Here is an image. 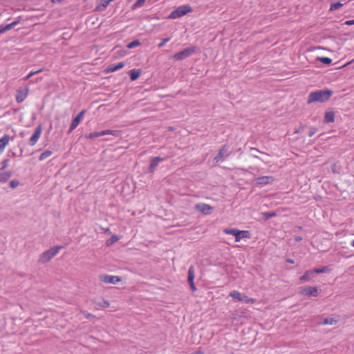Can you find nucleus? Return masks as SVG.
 Listing matches in <instances>:
<instances>
[{
    "instance_id": "nucleus-8",
    "label": "nucleus",
    "mask_w": 354,
    "mask_h": 354,
    "mask_svg": "<svg viewBox=\"0 0 354 354\" xmlns=\"http://www.w3.org/2000/svg\"><path fill=\"white\" fill-rule=\"evenodd\" d=\"M299 293L304 296L317 297L319 294V290L315 286H304L300 288Z\"/></svg>"
},
{
    "instance_id": "nucleus-44",
    "label": "nucleus",
    "mask_w": 354,
    "mask_h": 354,
    "mask_svg": "<svg viewBox=\"0 0 354 354\" xmlns=\"http://www.w3.org/2000/svg\"><path fill=\"white\" fill-rule=\"evenodd\" d=\"M28 88L24 89V99L25 98L26 95L28 94Z\"/></svg>"
},
{
    "instance_id": "nucleus-17",
    "label": "nucleus",
    "mask_w": 354,
    "mask_h": 354,
    "mask_svg": "<svg viewBox=\"0 0 354 354\" xmlns=\"http://www.w3.org/2000/svg\"><path fill=\"white\" fill-rule=\"evenodd\" d=\"M314 274H315V272H314V270H307L304 275H302L299 279L300 281H309L310 279H311L312 278L314 277Z\"/></svg>"
},
{
    "instance_id": "nucleus-27",
    "label": "nucleus",
    "mask_w": 354,
    "mask_h": 354,
    "mask_svg": "<svg viewBox=\"0 0 354 354\" xmlns=\"http://www.w3.org/2000/svg\"><path fill=\"white\" fill-rule=\"evenodd\" d=\"M52 155V151L50 150H46L43 153H41L39 160H44L50 156Z\"/></svg>"
},
{
    "instance_id": "nucleus-26",
    "label": "nucleus",
    "mask_w": 354,
    "mask_h": 354,
    "mask_svg": "<svg viewBox=\"0 0 354 354\" xmlns=\"http://www.w3.org/2000/svg\"><path fill=\"white\" fill-rule=\"evenodd\" d=\"M337 323V320L332 317L326 318L322 322V324L324 325H333L336 324Z\"/></svg>"
},
{
    "instance_id": "nucleus-10",
    "label": "nucleus",
    "mask_w": 354,
    "mask_h": 354,
    "mask_svg": "<svg viewBox=\"0 0 354 354\" xmlns=\"http://www.w3.org/2000/svg\"><path fill=\"white\" fill-rule=\"evenodd\" d=\"M100 281L106 283L116 284L121 281V278L118 276H112L109 274H103L99 276Z\"/></svg>"
},
{
    "instance_id": "nucleus-25",
    "label": "nucleus",
    "mask_w": 354,
    "mask_h": 354,
    "mask_svg": "<svg viewBox=\"0 0 354 354\" xmlns=\"http://www.w3.org/2000/svg\"><path fill=\"white\" fill-rule=\"evenodd\" d=\"M317 59L325 65H329L332 62V59L326 57H319Z\"/></svg>"
},
{
    "instance_id": "nucleus-41",
    "label": "nucleus",
    "mask_w": 354,
    "mask_h": 354,
    "mask_svg": "<svg viewBox=\"0 0 354 354\" xmlns=\"http://www.w3.org/2000/svg\"><path fill=\"white\" fill-rule=\"evenodd\" d=\"M344 24L347 25V26L354 25V19H353V20H347V21H346L344 22Z\"/></svg>"
},
{
    "instance_id": "nucleus-48",
    "label": "nucleus",
    "mask_w": 354,
    "mask_h": 354,
    "mask_svg": "<svg viewBox=\"0 0 354 354\" xmlns=\"http://www.w3.org/2000/svg\"><path fill=\"white\" fill-rule=\"evenodd\" d=\"M295 240L298 241L301 240V237L297 236V237H296Z\"/></svg>"
},
{
    "instance_id": "nucleus-4",
    "label": "nucleus",
    "mask_w": 354,
    "mask_h": 354,
    "mask_svg": "<svg viewBox=\"0 0 354 354\" xmlns=\"http://www.w3.org/2000/svg\"><path fill=\"white\" fill-rule=\"evenodd\" d=\"M192 8L189 5L180 6L171 12L169 17L171 19H177L187 15L192 12Z\"/></svg>"
},
{
    "instance_id": "nucleus-7",
    "label": "nucleus",
    "mask_w": 354,
    "mask_h": 354,
    "mask_svg": "<svg viewBox=\"0 0 354 354\" xmlns=\"http://www.w3.org/2000/svg\"><path fill=\"white\" fill-rule=\"evenodd\" d=\"M230 154H231V151H230V147L227 145H225L219 150L216 156L214 157V160L216 162H219L220 161L224 160Z\"/></svg>"
},
{
    "instance_id": "nucleus-2",
    "label": "nucleus",
    "mask_w": 354,
    "mask_h": 354,
    "mask_svg": "<svg viewBox=\"0 0 354 354\" xmlns=\"http://www.w3.org/2000/svg\"><path fill=\"white\" fill-rule=\"evenodd\" d=\"M62 248V246H55L44 252L40 256L39 261L43 263L50 261Z\"/></svg>"
},
{
    "instance_id": "nucleus-14",
    "label": "nucleus",
    "mask_w": 354,
    "mask_h": 354,
    "mask_svg": "<svg viewBox=\"0 0 354 354\" xmlns=\"http://www.w3.org/2000/svg\"><path fill=\"white\" fill-rule=\"evenodd\" d=\"M274 178L272 176H261L256 179V183L259 185H266L272 183L274 181Z\"/></svg>"
},
{
    "instance_id": "nucleus-36",
    "label": "nucleus",
    "mask_w": 354,
    "mask_h": 354,
    "mask_svg": "<svg viewBox=\"0 0 354 354\" xmlns=\"http://www.w3.org/2000/svg\"><path fill=\"white\" fill-rule=\"evenodd\" d=\"M19 185V182L18 180H12V181H10V187H11L12 188H13V189H14V188H15V187H17Z\"/></svg>"
},
{
    "instance_id": "nucleus-49",
    "label": "nucleus",
    "mask_w": 354,
    "mask_h": 354,
    "mask_svg": "<svg viewBox=\"0 0 354 354\" xmlns=\"http://www.w3.org/2000/svg\"><path fill=\"white\" fill-rule=\"evenodd\" d=\"M351 245L353 247H354V240H353V241H352V242H351Z\"/></svg>"
},
{
    "instance_id": "nucleus-13",
    "label": "nucleus",
    "mask_w": 354,
    "mask_h": 354,
    "mask_svg": "<svg viewBox=\"0 0 354 354\" xmlns=\"http://www.w3.org/2000/svg\"><path fill=\"white\" fill-rule=\"evenodd\" d=\"M195 209L204 214H209L213 207L205 203H198L195 205Z\"/></svg>"
},
{
    "instance_id": "nucleus-42",
    "label": "nucleus",
    "mask_w": 354,
    "mask_h": 354,
    "mask_svg": "<svg viewBox=\"0 0 354 354\" xmlns=\"http://www.w3.org/2000/svg\"><path fill=\"white\" fill-rule=\"evenodd\" d=\"M8 165V160H5L2 162V167L1 169H5Z\"/></svg>"
},
{
    "instance_id": "nucleus-35",
    "label": "nucleus",
    "mask_w": 354,
    "mask_h": 354,
    "mask_svg": "<svg viewBox=\"0 0 354 354\" xmlns=\"http://www.w3.org/2000/svg\"><path fill=\"white\" fill-rule=\"evenodd\" d=\"M169 40H170V37H167V38L163 39L162 40V41L160 44H158V48H162L165 46V44L167 42H168Z\"/></svg>"
},
{
    "instance_id": "nucleus-37",
    "label": "nucleus",
    "mask_w": 354,
    "mask_h": 354,
    "mask_svg": "<svg viewBox=\"0 0 354 354\" xmlns=\"http://www.w3.org/2000/svg\"><path fill=\"white\" fill-rule=\"evenodd\" d=\"M317 130V128H315V127L311 128L308 132V136L309 137L313 136L315 135V133H316Z\"/></svg>"
},
{
    "instance_id": "nucleus-50",
    "label": "nucleus",
    "mask_w": 354,
    "mask_h": 354,
    "mask_svg": "<svg viewBox=\"0 0 354 354\" xmlns=\"http://www.w3.org/2000/svg\"><path fill=\"white\" fill-rule=\"evenodd\" d=\"M253 156H254V158H259V156H258L257 155H254V154H253Z\"/></svg>"
},
{
    "instance_id": "nucleus-40",
    "label": "nucleus",
    "mask_w": 354,
    "mask_h": 354,
    "mask_svg": "<svg viewBox=\"0 0 354 354\" xmlns=\"http://www.w3.org/2000/svg\"><path fill=\"white\" fill-rule=\"evenodd\" d=\"M17 100L18 102H22V93L20 91H18V94L17 95Z\"/></svg>"
},
{
    "instance_id": "nucleus-32",
    "label": "nucleus",
    "mask_w": 354,
    "mask_h": 354,
    "mask_svg": "<svg viewBox=\"0 0 354 354\" xmlns=\"http://www.w3.org/2000/svg\"><path fill=\"white\" fill-rule=\"evenodd\" d=\"M140 44V42L139 40H134L127 44V48L129 49L133 48L136 46H138Z\"/></svg>"
},
{
    "instance_id": "nucleus-19",
    "label": "nucleus",
    "mask_w": 354,
    "mask_h": 354,
    "mask_svg": "<svg viewBox=\"0 0 354 354\" xmlns=\"http://www.w3.org/2000/svg\"><path fill=\"white\" fill-rule=\"evenodd\" d=\"M129 74L131 80V81H135L140 75L141 71L140 70H137V69H132V70L129 71Z\"/></svg>"
},
{
    "instance_id": "nucleus-6",
    "label": "nucleus",
    "mask_w": 354,
    "mask_h": 354,
    "mask_svg": "<svg viewBox=\"0 0 354 354\" xmlns=\"http://www.w3.org/2000/svg\"><path fill=\"white\" fill-rule=\"evenodd\" d=\"M196 51L195 47H189L183 49L180 52L176 53L173 57L176 60H183L191 56Z\"/></svg>"
},
{
    "instance_id": "nucleus-22",
    "label": "nucleus",
    "mask_w": 354,
    "mask_h": 354,
    "mask_svg": "<svg viewBox=\"0 0 354 354\" xmlns=\"http://www.w3.org/2000/svg\"><path fill=\"white\" fill-rule=\"evenodd\" d=\"M194 277H195L194 268V266H192L189 267V270H188L187 281H188L189 283H194Z\"/></svg>"
},
{
    "instance_id": "nucleus-16",
    "label": "nucleus",
    "mask_w": 354,
    "mask_h": 354,
    "mask_svg": "<svg viewBox=\"0 0 354 354\" xmlns=\"http://www.w3.org/2000/svg\"><path fill=\"white\" fill-rule=\"evenodd\" d=\"M124 66L125 64L124 62H119L117 64H111L106 68V71L107 73H113L122 68Z\"/></svg>"
},
{
    "instance_id": "nucleus-24",
    "label": "nucleus",
    "mask_w": 354,
    "mask_h": 354,
    "mask_svg": "<svg viewBox=\"0 0 354 354\" xmlns=\"http://www.w3.org/2000/svg\"><path fill=\"white\" fill-rule=\"evenodd\" d=\"M119 239V236H118L117 235H113L106 241V245L110 246L113 245L114 243L117 242Z\"/></svg>"
},
{
    "instance_id": "nucleus-34",
    "label": "nucleus",
    "mask_w": 354,
    "mask_h": 354,
    "mask_svg": "<svg viewBox=\"0 0 354 354\" xmlns=\"http://www.w3.org/2000/svg\"><path fill=\"white\" fill-rule=\"evenodd\" d=\"M41 70H37L36 71H30L28 75L24 77V80H28L29 79L30 77H32L33 75L36 74V73H38L41 71Z\"/></svg>"
},
{
    "instance_id": "nucleus-15",
    "label": "nucleus",
    "mask_w": 354,
    "mask_h": 354,
    "mask_svg": "<svg viewBox=\"0 0 354 354\" xmlns=\"http://www.w3.org/2000/svg\"><path fill=\"white\" fill-rule=\"evenodd\" d=\"M249 239L250 238V232L248 230H238L236 234V238H235V241L236 242H239L241 241V239Z\"/></svg>"
},
{
    "instance_id": "nucleus-12",
    "label": "nucleus",
    "mask_w": 354,
    "mask_h": 354,
    "mask_svg": "<svg viewBox=\"0 0 354 354\" xmlns=\"http://www.w3.org/2000/svg\"><path fill=\"white\" fill-rule=\"evenodd\" d=\"M41 131H42L41 125H39L38 127H37L33 134L32 135V136L30 137V138L29 140V144L31 146H33L36 144V142H37V140H39V138L41 136Z\"/></svg>"
},
{
    "instance_id": "nucleus-11",
    "label": "nucleus",
    "mask_w": 354,
    "mask_h": 354,
    "mask_svg": "<svg viewBox=\"0 0 354 354\" xmlns=\"http://www.w3.org/2000/svg\"><path fill=\"white\" fill-rule=\"evenodd\" d=\"M165 160V158H161L159 156L151 158V162L148 168V172L151 174L153 173L156 168L158 166L159 163L160 162H163Z\"/></svg>"
},
{
    "instance_id": "nucleus-5",
    "label": "nucleus",
    "mask_w": 354,
    "mask_h": 354,
    "mask_svg": "<svg viewBox=\"0 0 354 354\" xmlns=\"http://www.w3.org/2000/svg\"><path fill=\"white\" fill-rule=\"evenodd\" d=\"M120 131H118V130H103V131H94V132H91L88 134H86L85 135V138H89V139H94V138H97L100 136H106V135H112L115 137H118L120 136Z\"/></svg>"
},
{
    "instance_id": "nucleus-1",
    "label": "nucleus",
    "mask_w": 354,
    "mask_h": 354,
    "mask_svg": "<svg viewBox=\"0 0 354 354\" xmlns=\"http://www.w3.org/2000/svg\"><path fill=\"white\" fill-rule=\"evenodd\" d=\"M333 92L329 89L317 90L310 93L308 98V104L313 102H325L332 96Z\"/></svg>"
},
{
    "instance_id": "nucleus-33",
    "label": "nucleus",
    "mask_w": 354,
    "mask_h": 354,
    "mask_svg": "<svg viewBox=\"0 0 354 354\" xmlns=\"http://www.w3.org/2000/svg\"><path fill=\"white\" fill-rule=\"evenodd\" d=\"M146 0H137L135 3L133 5V8H140L141 6H142L145 3Z\"/></svg>"
},
{
    "instance_id": "nucleus-20",
    "label": "nucleus",
    "mask_w": 354,
    "mask_h": 354,
    "mask_svg": "<svg viewBox=\"0 0 354 354\" xmlns=\"http://www.w3.org/2000/svg\"><path fill=\"white\" fill-rule=\"evenodd\" d=\"M113 0H101L100 3L96 7L99 11L104 10Z\"/></svg>"
},
{
    "instance_id": "nucleus-28",
    "label": "nucleus",
    "mask_w": 354,
    "mask_h": 354,
    "mask_svg": "<svg viewBox=\"0 0 354 354\" xmlns=\"http://www.w3.org/2000/svg\"><path fill=\"white\" fill-rule=\"evenodd\" d=\"M16 24L15 22L14 23H11L10 24H7L6 26H1L0 27V34L1 33H3L4 32H6V30H10L11 29L12 27H14V26Z\"/></svg>"
},
{
    "instance_id": "nucleus-3",
    "label": "nucleus",
    "mask_w": 354,
    "mask_h": 354,
    "mask_svg": "<svg viewBox=\"0 0 354 354\" xmlns=\"http://www.w3.org/2000/svg\"><path fill=\"white\" fill-rule=\"evenodd\" d=\"M229 296L231 297L235 302L243 301L245 304H254L255 302L254 299L249 298L244 293H241L237 290L232 291Z\"/></svg>"
},
{
    "instance_id": "nucleus-30",
    "label": "nucleus",
    "mask_w": 354,
    "mask_h": 354,
    "mask_svg": "<svg viewBox=\"0 0 354 354\" xmlns=\"http://www.w3.org/2000/svg\"><path fill=\"white\" fill-rule=\"evenodd\" d=\"M315 274H321L325 273L329 271V268L327 266H324L322 268H315L313 269Z\"/></svg>"
},
{
    "instance_id": "nucleus-31",
    "label": "nucleus",
    "mask_w": 354,
    "mask_h": 354,
    "mask_svg": "<svg viewBox=\"0 0 354 354\" xmlns=\"http://www.w3.org/2000/svg\"><path fill=\"white\" fill-rule=\"evenodd\" d=\"M342 6H343V4L341 3L340 2L333 3H331L330 7V11L337 10L339 8H340Z\"/></svg>"
},
{
    "instance_id": "nucleus-18",
    "label": "nucleus",
    "mask_w": 354,
    "mask_h": 354,
    "mask_svg": "<svg viewBox=\"0 0 354 354\" xmlns=\"http://www.w3.org/2000/svg\"><path fill=\"white\" fill-rule=\"evenodd\" d=\"M10 140V136L8 135H4L0 139V153L4 150L6 146L8 145Z\"/></svg>"
},
{
    "instance_id": "nucleus-23",
    "label": "nucleus",
    "mask_w": 354,
    "mask_h": 354,
    "mask_svg": "<svg viewBox=\"0 0 354 354\" xmlns=\"http://www.w3.org/2000/svg\"><path fill=\"white\" fill-rule=\"evenodd\" d=\"M11 177V173L9 171H4L0 173V182L6 183Z\"/></svg>"
},
{
    "instance_id": "nucleus-39",
    "label": "nucleus",
    "mask_w": 354,
    "mask_h": 354,
    "mask_svg": "<svg viewBox=\"0 0 354 354\" xmlns=\"http://www.w3.org/2000/svg\"><path fill=\"white\" fill-rule=\"evenodd\" d=\"M264 216L266 218H270L275 216V213L274 212H266L264 214Z\"/></svg>"
},
{
    "instance_id": "nucleus-38",
    "label": "nucleus",
    "mask_w": 354,
    "mask_h": 354,
    "mask_svg": "<svg viewBox=\"0 0 354 354\" xmlns=\"http://www.w3.org/2000/svg\"><path fill=\"white\" fill-rule=\"evenodd\" d=\"M100 306L103 308H108L109 306V303L106 300H103L101 304H100Z\"/></svg>"
},
{
    "instance_id": "nucleus-9",
    "label": "nucleus",
    "mask_w": 354,
    "mask_h": 354,
    "mask_svg": "<svg viewBox=\"0 0 354 354\" xmlns=\"http://www.w3.org/2000/svg\"><path fill=\"white\" fill-rule=\"evenodd\" d=\"M86 110L83 109L80 112V113L72 120L69 129L68 130L67 133L70 134L80 124L81 120L83 118L84 115L86 113Z\"/></svg>"
},
{
    "instance_id": "nucleus-43",
    "label": "nucleus",
    "mask_w": 354,
    "mask_h": 354,
    "mask_svg": "<svg viewBox=\"0 0 354 354\" xmlns=\"http://www.w3.org/2000/svg\"><path fill=\"white\" fill-rule=\"evenodd\" d=\"M192 291H195L196 288L195 287L194 283H189Z\"/></svg>"
},
{
    "instance_id": "nucleus-21",
    "label": "nucleus",
    "mask_w": 354,
    "mask_h": 354,
    "mask_svg": "<svg viewBox=\"0 0 354 354\" xmlns=\"http://www.w3.org/2000/svg\"><path fill=\"white\" fill-rule=\"evenodd\" d=\"M324 122L331 123L334 122V113L332 111L326 112L324 115Z\"/></svg>"
},
{
    "instance_id": "nucleus-45",
    "label": "nucleus",
    "mask_w": 354,
    "mask_h": 354,
    "mask_svg": "<svg viewBox=\"0 0 354 354\" xmlns=\"http://www.w3.org/2000/svg\"><path fill=\"white\" fill-rule=\"evenodd\" d=\"M286 261L291 264L295 263V261L293 259H287Z\"/></svg>"
},
{
    "instance_id": "nucleus-46",
    "label": "nucleus",
    "mask_w": 354,
    "mask_h": 354,
    "mask_svg": "<svg viewBox=\"0 0 354 354\" xmlns=\"http://www.w3.org/2000/svg\"><path fill=\"white\" fill-rule=\"evenodd\" d=\"M62 0H51L53 3H60Z\"/></svg>"
},
{
    "instance_id": "nucleus-29",
    "label": "nucleus",
    "mask_w": 354,
    "mask_h": 354,
    "mask_svg": "<svg viewBox=\"0 0 354 354\" xmlns=\"http://www.w3.org/2000/svg\"><path fill=\"white\" fill-rule=\"evenodd\" d=\"M239 230L235 228H226L224 230V232L227 234L233 235L236 238V234Z\"/></svg>"
},
{
    "instance_id": "nucleus-47",
    "label": "nucleus",
    "mask_w": 354,
    "mask_h": 354,
    "mask_svg": "<svg viewBox=\"0 0 354 354\" xmlns=\"http://www.w3.org/2000/svg\"><path fill=\"white\" fill-rule=\"evenodd\" d=\"M251 151H254L260 153V151L256 148H251Z\"/></svg>"
}]
</instances>
